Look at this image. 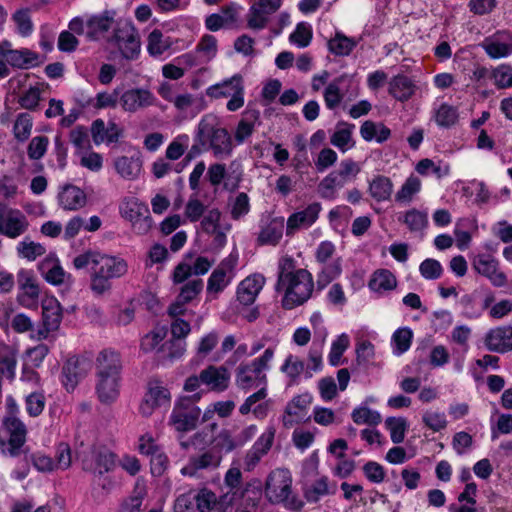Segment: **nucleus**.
Returning <instances> with one entry per match:
<instances>
[{
	"label": "nucleus",
	"instance_id": "nucleus-1",
	"mask_svg": "<svg viewBox=\"0 0 512 512\" xmlns=\"http://www.w3.org/2000/svg\"><path fill=\"white\" fill-rule=\"evenodd\" d=\"M76 269H90V289L96 296L110 293L113 281L128 271L127 262L120 257L88 250L73 259Z\"/></svg>",
	"mask_w": 512,
	"mask_h": 512
},
{
	"label": "nucleus",
	"instance_id": "nucleus-2",
	"mask_svg": "<svg viewBox=\"0 0 512 512\" xmlns=\"http://www.w3.org/2000/svg\"><path fill=\"white\" fill-rule=\"evenodd\" d=\"M121 368L118 352L104 349L99 353L96 359L98 377L96 391L101 402L110 403L118 397Z\"/></svg>",
	"mask_w": 512,
	"mask_h": 512
},
{
	"label": "nucleus",
	"instance_id": "nucleus-3",
	"mask_svg": "<svg viewBox=\"0 0 512 512\" xmlns=\"http://www.w3.org/2000/svg\"><path fill=\"white\" fill-rule=\"evenodd\" d=\"M313 287L312 274L308 270L301 268L294 272H285L284 267H281L276 290H285L282 299L284 309L291 310L304 304L311 297Z\"/></svg>",
	"mask_w": 512,
	"mask_h": 512
},
{
	"label": "nucleus",
	"instance_id": "nucleus-4",
	"mask_svg": "<svg viewBox=\"0 0 512 512\" xmlns=\"http://www.w3.org/2000/svg\"><path fill=\"white\" fill-rule=\"evenodd\" d=\"M274 352V348L269 347L262 356L253 359L250 363L240 364L236 369L237 387L245 392L253 388L267 387L266 371L270 369Z\"/></svg>",
	"mask_w": 512,
	"mask_h": 512
},
{
	"label": "nucleus",
	"instance_id": "nucleus-5",
	"mask_svg": "<svg viewBox=\"0 0 512 512\" xmlns=\"http://www.w3.org/2000/svg\"><path fill=\"white\" fill-rule=\"evenodd\" d=\"M292 492V479L288 470L277 469L272 471L266 480L265 495L272 504L283 503L293 511H299L304 503L296 496H290Z\"/></svg>",
	"mask_w": 512,
	"mask_h": 512
},
{
	"label": "nucleus",
	"instance_id": "nucleus-6",
	"mask_svg": "<svg viewBox=\"0 0 512 512\" xmlns=\"http://www.w3.org/2000/svg\"><path fill=\"white\" fill-rule=\"evenodd\" d=\"M6 415L2 419V426L9 435L8 455L18 457L22 452V447L26 443L27 428L25 424L17 417L19 406L12 395L6 397Z\"/></svg>",
	"mask_w": 512,
	"mask_h": 512
},
{
	"label": "nucleus",
	"instance_id": "nucleus-7",
	"mask_svg": "<svg viewBox=\"0 0 512 512\" xmlns=\"http://www.w3.org/2000/svg\"><path fill=\"white\" fill-rule=\"evenodd\" d=\"M201 394L179 397L174 404L169 417V424L178 432H189L194 430L200 420L201 410L196 405Z\"/></svg>",
	"mask_w": 512,
	"mask_h": 512
},
{
	"label": "nucleus",
	"instance_id": "nucleus-8",
	"mask_svg": "<svg viewBox=\"0 0 512 512\" xmlns=\"http://www.w3.org/2000/svg\"><path fill=\"white\" fill-rule=\"evenodd\" d=\"M250 488H253V493L257 496L261 495V482L259 480L244 486L240 469L231 467L226 472L223 485L220 487V506L229 507L233 505L236 501L244 498Z\"/></svg>",
	"mask_w": 512,
	"mask_h": 512
},
{
	"label": "nucleus",
	"instance_id": "nucleus-9",
	"mask_svg": "<svg viewBox=\"0 0 512 512\" xmlns=\"http://www.w3.org/2000/svg\"><path fill=\"white\" fill-rule=\"evenodd\" d=\"M218 118L213 114H206L199 122V135L209 139V149L213 150L215 157L228 156L232 150V140L224 128H217Z\"/></svg>",
	"mask_w": 512,
	"mask_h": 512
},
{
	"label": "nucleus",
	"instance_id": "nucleus-10",
	"mask_svg": "<svg viewBox=\"0 0 512 512\" xmlns=\"http://www.w3.org/2000/svg\"><path fill=\"white\" fill-rule=\"evenodd\" d=\"M244 93V81L240 74H235L220 83L211 85L206 90V94L211 98H230L226 107L231 112L243 107Z\"/></svg>",
	"mask_w": 512,
	"mask_h": 512
},
{
	"label": "nucleus",
	"instance_id": "nucleus-11",
	"mask_svg": "<svg viewBox=\"0 0 512 512\" xmlns=\"http://www.w3.org/2000/svg\"><path fill=\"white\" fill-rule=\"evenodd\" d=\"M114 39L122 56L127 60H134L140 53L139 35L131 23L120 24L114 32Z\"/></svg>",
	"mask_w": 512,
	"mask_h": 512
},
{
	"label": "nucleus",
	"instance_id": "nucleus-12",
	"mask_svg": "<svg viewBox=\"0 0 512 512\" xmlns=\"http://www.w3.org/2000/svg\"><path fill=\"white\" fill-rule=\"evenodd\" d=\"M116 455L106 447H93L90 456L82 459V468L86 472L102 476L115 467Z\"/></svg>",
	"mask_w": 512,
	"mask_h": 512
},
{
	"label": "nucleus",
	"instance_id": "nucleus-13",
	"mask_svg": "<svg viewBox=\"0 0 512 512\" xmlns=\"http://www.w3.org/2000/svg\"><path fill=\"white\" fill-rule=\"evenodd\" d=\"M480 46L490 59L508 58L512 55V32L498 30L486 37Z\"/></svg>",
	"mask_w": 512,
	"mask_h": 512
},
{
	"label": "nucleus",
	"instance_id": "nucleus-14",
	"mask_svg": "<svg viewBox=\"0 0 512 512\" xmlns=\"http://www.w3.org/2000/svg\"><path fill=\"white\" fill-rule=\"evenodd\" d=\"M312 402V396L309 393L297 395L289 401L285 407L282 418L283 425L286 428L292 427L294 424L308 420L306 418L307 408Z\"/></svg>",
	"mask_w": 512,
	"mask_h": 512
},
{
	"label": "nucleus",
	"instance_id": "nucleus-15",
	"mask_svg": "<svg viewBox=\"0 0 512 512\" xmlns=\"http://www.w3.org/2000/svg\"><path fill=\"white\" fill-rule=\"evenodd\" d=\"M472 266L478 274L488 278L495 287H503L507 282L506 275L498 271V261L491 255L479 254L475 256Z\"/></svg>",
	"mask_w": 512,
	"mask_h": 512
},
{
	"label": "nucleus",
	"instance_id": "nucleus-16",
	"mask_svg": "<svg viewBox=\"0 0 512 512\" xmlns=\"http://www.w3.org/2000/svg\"><path fill=\"white\" fill-rule=\"evenodd\" d=\"M170 400L169 389L162 386L159 381H152L149 383L148 391L140 405V412L144 416H149L156 407L169 405Z\"/></svg>",
	"mask_w": 512,
	"mask_h": 512
},
{
	"label": "nucleus",
	"instance_id": "nucleus-17",
	"mask_svg": "<svg viewBox=\"0 0 512 512\" xmlns=\"http://www.w3.org/2000/svg\"><path fill=\"white\" fill-rule=\"evenodd\" d=\"M484 344L490 352L504 354L512 351V325L490 329L485 335Z\"/></svg>",
	"mask_w": 512,
	"mask_h": 512
},
{
	"label": "nucleus",
	"instance_id": "nucleus-18",
	"mask_svg": "<svg viewBox=\"0 0 512 512\" xmlns=\"http://www.w3.org/2000/svg\"><path fill=\"white\" fill-rule=\"evenodd\" d=\"M29 228V222L23 212L9 209L3 213L0 223V234L15 239L24 234Z\"/></svg>",
	"mask_w": 512,
	"mask_h": 512
},
{
	"label": "nucleus",
	"instance_id": "nucleus-19",
	"mask_svg": "<svg viewBox=\"0 0 512 512\" xmlns=\"http://www.w3.org/2000/svg\"><path fill=\"white\" fill-rule=\"evenodd\" d=\"M0 56L6 64L15 68L27 69L34 66L38 60V55L29 49L15 50L11 48L8 41L0 44Z\"/></svg>",
	"mask_w": 512,
	"mask_h": 512
},
{
	"label": "nucleus",
	"instance_id": "nucleus-20",
	"mask_svg": "<svg viewBox=\"0 0 512 512\" xmlns=\"http://www.w3.org/2000/svg\"><path fill=\"white\" fill-rule=\"evenodd\" d=\"M154 101V95L143 88H131L120 95V106L130 113L149 107L154 104Z\"/></svg>",
	"mask_w": 512,
	"mask_h": 512
},
{
	"label": "nucleus",
	"instance_id": "nucleus-21",
	"mask_svg": "<svg viewBox=\"0 0 512 512\" xmlns=\"http://www.w3.org/2000/svg\"><path fill=\"white\" fill-rule=\"evenodd\" d=\"M91 136L96 145L105 143L110 145L118 142L122 135V129L114 121H105L101 118L94 120L91 124Z\"/></svg>",
	"mask_w": 512,
	"mask_h": 512
},
{
	"label": "nucleus",
	"instance_id": "nucleus-22",
	"mask_svg": "<svg viewBox=\"0 0 512 512\" xmlns=\"http://www.w3.org/2000/svg\"><path fill=\"white\" fill-rule=\"evenodd\" d=\"M122 217L132 222L134 225L140 221L145 223V229L150 226L151 217L148 206L135 197H128L120 205Z\"/></svg>",
	"mask_w": 512,
	"mask_h": 512
},
{
	"label": "nucleus",
	"instance_id": "nucleus-23",
	"mask_svg": "<svg viewBox=\"0 0 512 512\" xmlns=\"http://www.w3.org/2000/svg\"><path fill=\"white\" fill-rule=\"evenodd\" d=\"M265 283V278L260 274L246 277L237 287V300L244 306L252 305Z\"/></svg>",
	"mask_w": 512,
	"mask_h": 512
},
{
	"label": "nucleus",
	"instance_id": "nucleus-24",
	"mask_svg": "<svg viewBox=\"0 0 512 512\" xmlns=\"http://www.w3.org/2000/svg\"><path fill=\"white\" fill-rule=\"evenodd\" d=\"M320 210L319 203H312L304 210L291 214L287 220L286 234L292 235L300 227L311 226L317 220Z\"/></svg>",
	"mask_w": 512,
	"mask_h": 512
},
{
	"label": "nucleus",
	"instance_id": "nucleus-25",
	"mask_svg": "<svg viewBox=\"0 0 512 512\" xmlns=\"http://www.w3.org/2000/svg\"><path fill=\"white\" fill-rule=\"evenodd\" d=\"M58 202L64 210L76 211L85 206L87 197L79 187L66 184L58 194Z\"/></svg>",
	"mask_w": 512,
	"mask_h": 512
},
{
	"label": "nucleus",
	"instance_id": "nucleus-26",
	"mask_svg": "<svg viewBox=\"0 0 512 512\" xmlns=\"http://www.w3.org/2000/svg\"><path fill=\"white\" fill-rule=\"evenodd\" d=\"M69 139L81 160H101L99 154L89 153L91 143L87 129L84 126H76L73 128L70 131Z\"/></svg>",
	"mask_w": 512,
	"mask_h": 512
},
{
	"label": "nucleus",
	"instance_id": "nucleus-27",
	"mask_svg": "<svg viewBox=\"0 0 512 512\" xmlns=\"http://www.w3.org/2000/svg\"><path fill=\"white\" fill-rule=\"evenodd\" d=\"M84 361L78 357H70L62 367V383L65 389L70 392L75 389L79 380L84 377L86 370L83 367Z\"/></svg>",
	"mask_w": 512,
	"mask_h": 512
},
{
	"label": "nucleus",
	"instance_id": "nucleus-28",
	"mask_svg": "<svg viewBox=\"0 0 512 512\" xmlns=\"http://www.w3.org/2000/svg\"><path fill=\"white\" fill-rule=\"evenodd\" d=\"M200 373L202 383L209 386L212 390L224 391L227 389L230 374L224 366L216 367L210 365Z\"/></svg>",
	"mask_w": 512,
	"mask_h": 512
},
{
	"label": "nucleus",
	"instance_id": "nucleus-29",
	"mask_svg": "<svg viewBox=\"0 0 512 512\" xmlns=\"http://www.w3.org/2000/svg\"><path fill=\"white\" fill-rule=\"evenodd\" d=\"M115 15L114 10H105L101 14L91 16L87 21V36L92 40L98 39L111 28Z\"/></svg>",
	"mask_w": 512,
	"mask_h": 512
},
{
	"label": "nucleus",
	"instance_id": "nucleus-30",
	"mask_svg": "<svg viewBox=\"0 0 512 512\" xmlns=\"http://www.w3.org/2000/svg\"><path fill=\"white\" fill-rule=\"evenodd\" d=\"M416 85L411 78L404 74H398L389 81V94L396 100L405 102L415 93Z\"/></svg>",
	"mask_w": 512,
	"mask_h": 512
},
{
	"label": "nucleus",
	"instance_id": "nucleus-31",
	"mask_svg": "<svg viewBox=\"0 0 512 512\" xmlns=\"http://www.w3.org/2000/svg\"><path fill=\"white\" fill-rule=\"evenodd\" d=\"M177 42L178 40L165 36L159 29H154L147 38V51L152 57H160Z\"/></svg>",
	"mask_w": 512,
	"mask_h": 512
},
{
	"label": "nucleus",
	"instance_id": "nucleus-32",
	"mask_svg": "<svg viewBox=\"0 0 512 512\" xmlns=\"http://www.w3.org/2000/svg\"><path fill=\"white\" fill-rule=\"evenodd\" d=\"M284 230V218L275 217L264 226L257 238L259 245H272L276 246L282 238Z\"/></svg>",
	"mask_w": 512,
	"mask_h": 512
},
{
	"label": "nucleus",
	"instance_id": "nucleus-33",
	"mask_svg": "<svg viewBox=\"0 0 512 512\" xmlns=\"http://www.w3.org/2000/svg\"><path fill=\"white\" fill-rule=\"evenodd\" d=\"M62 307L55 298L46 299L42 303V322L48 329L58 330L62 321Z\"/></svg>",
	"mask_w": 512,
	"mask_h": 512
},
{
	"label": "nucleus",
	"instance_id": "nucleus-34",
	"mask_svg": "<svg viewBox=\"0 0 512 512\" xmlns=\"http://www.w3.org/2000/svg\"><path fill=\"white\" fill-rule=\"evenodd\" d=\"M195 505L200 512L216 511L226 512L228 507L220 506V494L217 496L207 488H203L194 494Z\"/></svg>",
	"mask_w": 512,
	"mask_h": 512
},
{
	"label": "nucleus",
	"instance_id": "nucleus-35",
	"mask_svg": "<svg viewBox=\"0 0 512 512\" xmlns=\"http://www.w3.org/2000/svg\"><path fill=\"white\" fill-rule=\"evenodd\" d=\"M360 135L365 141L383 143L391 136V130L381 122L367 120L360 127Z\"/></svg>",
	"mask_w": 512,
	"mask_h": 512
},
{
	"label": "nucleus",
	"instance_id": "nucleus-36",
	"mask_svg": "<svg viewBox=\"0 0 512 512\" xmlns=\"http://www.w3.org/2000/svg\"><path fill=\"white\" fill-rule=\"evenodd\" d=\"M346 78V75H341L325 87L323 91V98L327 109L334 110L340 106L345 95L341 89V85Z\"/></svg>",
	"mask_w": 512,
	"mask_h": 512
},
{
	"label": "nucleus",
	"instance_id": "nucleus-37",
	"mask_svg": "<svg viewBox=\"0 0 512 512\" xmlns=\"http://www.w3.org/2000/svg\"><path fill=\"white\" fill-rule=\"evenodd\" d=\"M369 288L374 292L391 291L397 286L395 275L388 269L376 270L368 283Z\"/></svg>",
	"mask_w": 512,
	"mask_h": 512
},
{
	"label": "nucleus",
	"instance_id": "nucleus-38",
	"mask_svg": "<svg viewBox=\"0 0 512 512\" xmlns=\"http://www.w3.org/2000/svg\"><path fill=\"white\" fill-rule=\"evenodd\" d=\"M39 269L48 283L60 285L64 282L65 271L55 257H46L45 260L40 263Z\"/></svg>",
	"mask_w": 512,
	"mask_h": 512
},
{
	"label": "nucleus",
	"instance_id": "nucleus-39",
	"mask_svg": "<svg viewBox=\"0 0 512 512\" xmlns=\"http://www.w3.org/2000/svg\"><path fill=\"white\" fill-rule=\"evenodd\" d=\"M356 45L353 38L347 37L340 31H337L327 43L329 52L336 56H348Z\"/></svg>",
	"mask_w": 512,
	"mask_h": 512
},
{
	"label": "nucleus",
	"instance_id": "nucleus-40",
	"mask_svg": "<svg viewBox=\"0 0 512 512\" xmlns=\"http://www.w3.org/2000/svg\"><path fill=\"white\" fill-rule=\"evenodd\" d=\"M351 418L353 422L357 425H368V426H377L382 422L381 414L372 410L366 405H362L353 409L351 413Z\"/></svg>",
	"mask_w": 512,
	"mask_h": 512
},
{
	"label": "nucleus",
	"instance_id": "nucleus-41",
	"mask_svg": "<svg viewBox=\"0 0 512 512\" xmlns=\"http://www.w3.org/2000/svg\"><path fill=\"white\" fill-rule=\"evenodd\" d=\"M320 272L317 275V287L319 290L324 289L335 278H337L342 271L340 259H336L330 263L322 264Z\"/></svg>",
	"mask_w": 512,
	"mask_h": 512
},
{
	"label": "nucleus",
	"instance_id": "nucleus-42",
	"mask_svg": "<svg viewBox=\"0 0 512 512\" xmlns=\"http://www.w3.org/2000/svg\"><path fill=\"white\" fill-rule=\"evenodd\" d=\"M328 478L322 476L303 489L304 498L309 503H317L323 496L330 494Z\"/></svg>",
	"mask_w": 512,
	"mask_h": 512
},
{
	"label": "nucleus",
	"instance_id": "nucleus-43",
	"mask_svg": "<svg viewBox=\"0 0 512 512\" xmlns=\"http://www.w3.org/2000/svg\"><path fill=\"white\" fill-rule=\"evenodd\" d=\"M12 21L15 24L16 32L20 36L28 37L32 34L34 25L28 8L16 10L12 15Z\"/></svg>",
	"mask_w": 512,
	"mask_h": 512
},
{
	"label": "nucleus",
	"instance_id": "nucleus-44",
	"mask_svg": "<svg viewBox=\"0 0 512 512\" xmlns=\"http://www.w3.org/2000/svg\"><path fill=\"white\" fill-rule=\"evenodd\" d=\"M194 50L202 57L206 64H208L217 55V39L213 35L205 34L201 37Z\"/></svg>",
	"mask_w": 512,
	"mask_h": 512
},
{
	"label": "nucleus",
	"instance_id": "nucleus-45",
	"mask_svg": "<svg viewBox=\"0 0 512 512\" xmlns=\"http://www.w3.org/2000/svg\"><path fill=\"white\" fill-rule=\"evenodd\" d=\"M370 195L378 202L387 200L392 193V183L385 176H377L370 183Z\"/></svg>",
	"mask_w": 512,
	"mask_h": 512
},
{
	"label": "nucleus",
	"instance_id": "nucleus-46",
	"mask_svg": "<svg viewBox=\"0 0 512 512\" xmlns=\"http://www.w3.org/2000/svg\"><path fill=\"white\" fill-rule=\"evenodd\" d=\"M17 281L19 287L24 291V294L30 299L34 300L39 296V286L34 279L33 273L30 270L21 269L17 274Z\"/></svg>",
	"mask_w": 512,
	"mask_h": 512
},
{
	"label": "nucleus",
	"instance_id": "nucleus-47",
	"mask_svg": "<svg viewBox=\"0 0 512 512\" xmlns=\"http://www.w3.org/2000/svg\"><path fill=\"white\" fill-rule=\"evenodd\" d=\"M312 37L313 31L311 24L308 22H300L290 34L289 41L299 48H305L311 43Z\"/></svg>",
	"mask_w": 512,
	"mask_h": 512
},
{
	"label": "nucleus",
	"instance_id": "nucleus-48",
	"mask_svg": "<svg viewBox=\"0 0 512 512\" xmlns=\"http://www.w3.org/2000/svg\"><path fill=\"white\" fill-rule=\"evenodd\" d=\"M413 332L409 327L398 328L392 335L393 352L396 355L405 353L411 346Z\"/></svg>",
	"mask_w": 512,
	"mask_h": 512
},
{
	"label": "nucleus",
	"instance_id": "nucleus-49",
	"mask_svg": "<svg viewBox=\"0 0 512 512\" xmlns=\"http://www.w3.org/2000/svg\"><path fill=\"white\" fill-rule=\"evenodd\" d=\"M457 119V109L447 103H442L437 109H435L434 120L440 127H451L457 122Z\"/></svg>",
	"mask_w": 512,
	"mask_h": 512
},
{
	"label": "nucleus",
	"instance_id": "nucleus-50",
	"mask_svg": "<svg viewBox=\"0 0 512 512\" xmlns=\"http://www.w3.org/2000/svg\"><path fill=\"white\" fill-rule=\"evenodd\" d=\"M385 426L390 432L391 440L394 444L403 442L408 428L407 420L403 417H388L385 420Z\"/></svg>",
	"mask_w": 512,
	"mask_h": 512
},
{
	"label": "nucleus",
	"instance_id": "nucleus-51",
	"mask_svg": "<svg viewBox=\"0 0 512 512\" xmlns=\"http://www.w3.org/2000/svg\"><path fill=\"white\" fill-rule=\"evenodd\" d=\"M33 119L28 113H20L17 115L13 126L14 137L20 141H26L32 131Z\"/></svg>",
	"mask_w": 512,
	"mask_h": 512
},
{
	"label": "nucleus",
	"instance_id": "nucleus-52",
	"mask_svg": "<svg viewBox=\"0 0 512 512\" xmlns=\"http://www.w3.org/2000/svg\"><path fill=\"white\" fill-rule=\"evenodd\" d=\"M352 128L346 124L337 126L336 130L331 136V144L341 151H346L353 146L352 143Z\"/></svg>",
	"mask_w": 512,
	"mask_h": 512
},
{
	"label": "nucleus",
	"instance_id": "nucleus-53",
	"mask_svg": "<svg viewBox=\"0 0 512 512\" xmlns=\"http://www.w3.org/2000/svg\"><path fill=\"white\" fill-rule=\"evenodd\" d=\"M190 138L187 134L177 135L168 145L165 156L167 160H178L189 147Z\"/></svg>",
	"mask_w": 512,
	"mask_h": 512
},
{
	"label": "nucleus",
	"instance_id": "nucleus-54",
	"mask_svg": "<svg viewBox=\"0 0 512 512\" xmlns=\"http://www.w3.org/2000/svg\"><path fill=\"white\" fill-rule=\"evenodd\" d=\"M491 77L498 89L512 88V66L500 64L492 70Z\"/></svg>",
	"mask_w": 512,
	"mask_h": 512
},
{
	"label": "nucleus",
	"instance_id": "nucleus-55",
	"mask_svg": "<svg viewBox=\"0 0 512 512\" xmlns=\"http://www.w3.org/2000/svg\"><path fill=\"white\" fill-rule=\"evenodd\" d=\"M343 185L344 181L341 179V174L333 171L320 182L318 191L323 198L331 199L334 197L335 187Z\"/></svg>",
	"mask_w": 512,
	"mask_h": 512
},
{
	"label": "nucleus",
	"instance_id": "nucleus-56",
	"mask_svg": "<svg viewBox=\"0 0 512 512\" xmlns=\"http://www.w3.org/2000/svg\"><path fill=\"white\" fill-rule=\"evenodd\" d=\"M404 222L411 232L422 231L428 224L427 213L417 209H411L406 212Z\"/></svg>",
	"mask_w": 512,
	"mask_h": 512
},
{
	"label": "nucleus",
	"instance_id": "nucleus-57",
	"mask_svg": "<svg viewBox=\"0 0 512 512\" xmlns=\"http://www.w3.org/2000/svg\"><path fill=\"white\" fill-rule=\"evenodd\" d=\"M17 252L20 257L34 261L37 257L45 254L46 248L40 243L22 241L17 246Z\"/></svg>",
	"mask_w": 512,
	"mask_h": 512
},
{
	"label": "nucleus",
	"instance_id": "nucleus-58",
	"mask_svg": "<svg viewBox=\"0 0 512 512\" xmlns=\"http://www.w3.org/2000/svg\"><path fill=\"white\" fill-rule=\"evenodd\" d=\"M280 370L283 373H286L287 376L292 381H296V379L304 372L305 363L302 360H300L298 357L290 354L286 357Z\"/></svg>",
	"mask_w": 512,
	"mask_h": 512
},
{
	"label": "nucleus",
	"instance_id": "nucleus-59",
	"mask_svg": "<svg viewBox=\"0 0 512 512\" xmlns=\"http://www.w3.org/2000/svg\"><path fill=\"white\" fill-rule=\"evenodd\" d=\"M419 272L424 279L436 280L442 276L443 267L438 260L427 258L421 262Z\"/></svg>",
	"mask_w": 512,
	"mask_h": 512
},
{
	"label": "nucleus",
	"instance_id": "nucleus-60",
	"mask_svg": "<svg viewBox=\"0 0 512 512\" xmlns=\"http://www.w3.org/2000/svg\"><path fill=\"white\" fill-rule=\"evenodd\" d=\"M422 422L434 432H439L447 427V419L444 412L426 411L422 415Z\"/></svg>",
	"mask_w": 512,
	"mask_h": 512
},
{
	"label": "nucleus",
	"instance_id": "nucleus-61",
	"mask_svg": "<svg viewBox=\"0 0 512 512\" xmlns=\"http://www.w3.org/2000/svg\"><path fill=\"white\" fill-rule=\"evenodd\" d=\"M49 138L44 135L35 136L31 139L28 145V156L31 160L41 159L49 146Z\"/></svg>",
	"mask_w": 512,
	"mask_h": 512
},
{
	"label": "nucleus",
	"instance_id": "nucleus-62",
	"mask_svg": "<svg viewBox=\"0 0 512 512\" xmlns=\"http://www.w3.org/2000/svg\"><path fill=\"white\" fill-rule=\"evenodd\" d=\"M270 13L264 12L261 7L253 4L248 13L247 25L249 28L254 30H261L266 27L268 18L267 15Z\"/></svg>",
	"mask_w": 512,
	"mask_h": 512
},
{
	"label": "nucleus",
	"instance_id": "nucleus-63",
	"mask_svg": "<svg viewBox=\"0 0 512 512\" xmlns=\"http://www.w3.org/2000/svg\"><path fill=\"white\" fill-rule=\"evenodd\" d=\"M349 346V337L346 334H341L333 341L329 353V363L332 366H338L340 359Z\"/></svg>",
	"mask_w": 512,
	"mask_h": 512
},
{
	"label": "nucleus",
	"instance_id": "nucleus-64",
	"mask_svg": "<svg viewBox=\"0 0 512 512\" xmlns=\"http://www.w3.org/2000/svg\"><path fill=\"white\" fill-rule=\"evenodd\" d=\"M420 186V180L417 177L410 176L396 193V200L400 202L410 201L412 196L420 190Z\"/></svg>",
	"mask_w": 512,
	"mask_h": 512
}]
</instances>
